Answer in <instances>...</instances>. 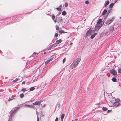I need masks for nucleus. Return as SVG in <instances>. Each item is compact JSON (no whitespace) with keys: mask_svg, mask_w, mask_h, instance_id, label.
Segmentation results:
<instances>
[{"mask_svg":"<svg viewBox=\"0 0 121 121\" xmlns=\"http://www.w3.org/2000/svg\"><path fill=\"white\" fill-rule=\"evenodd\" d=\"M62 7V6L61 5H60L59 6V7L60 8L61 7Z\"/></svg>","mask_w":121,"mask_h":121,"instance_id":"nucleus-48","label":"nucleus"},{"mask_svg":"<svg viewBox=\"0 0 121 121\" xmlns=\"http://www.w3.org/2000/svg\"><path fill=\"white\" fill-rule=\"evenodd\" d=\"M58 118H56L55 119V121H58Z\"/></svg>","mask_w":121,"mask_h":121,"instance_id":"nucleus-38","label":"nucleus"},{"mask_svg":"<svg viewBox=\"0 0 121 121\" xmlns=\"http://www.w3.org/2000/svg\"><path fill=\"white\" fill-rule=\"evenodd\" d=\"M113 18L112 19H109L106 22V23L107 24H109L113 21Z\"/></svg>","mask_w":121,"mask_h":121,"instance_id":"nucleus-6","label":"nucleus"},{"mask_svg":"<svg viewBox=\"0 0 121 121\" xmlns=\"http://www.w3.org/2000/svg\"><path fill=\"white\" fill-rule=\"evenodd\" d=\"M114 27L113 26H111L110 27L109 30L110 32L111 33H112L114 30Z\"/></svg>","mask_w":121,"mask_h":121,"instance_id":"nucleus-8","label":"nucleus"},{"mask_svg":"<svg viewBox=\"0 0 121 121\" xmlns=\"http://www.w3.org/2000/svg\"><path fill=\"white\" fill-rule=\"evenodd\" d=\"M91 31H90V30H87L85 35L86 37H87L88 35H90L91 33Z\"/></svg>","mask_w":121,"mask_h":121,"instance_id":"nucleus-9","label":"nucleus"},{"mask_svg":"<svg viewBox=\"0 0 121 121\" xmlns=\"http://www.w3.org/2000/svg\"><path fill=\"white\" fill-rule=\"evenodd\" d=\"M56 30H58L59 29V27L58 26L56 25L55 26Z\"/></svg>","mask_w":121,"mask_h":121,"instance_id":"nucleus-30","label":"nucleus"},{"mask_svg":"<svg viewBox=\"0 0 121 121\" xmlns=\"http://www.w3.org/2000/svg\"><path fill=\"white\" fill-rule=\"evenodd\" d=\"M58 35V34L57 33H56L55 34V36L56 37H57Z\"/></svg>","mask_w":121,"mask_h":121,"instance_id":"nucleus-34","label":"nucleus"},{"mask_svg":"<svg viewBox=\"0 0 121 121\" xmlns=\"http://www.w3.org/2000/svg\"><path fill=\"white\" fill-rule=\"evenodd\" d=\"M107 12V10L106 9L104 10L103 11L102 14L103 15H104Z\"/></svg>","mask_w":121,"mask_h":121,"instance_id":"nucleus-15","label":"nucleus"},{"mask_svg":"<svg viewBox=\"0 0 121 121\" xmlns=\"http://www.w3.org/2000/svg\"><path fill=\"white\" fill-rule=\"evenodd\" d=\"M110 72L111 74H113L114 75H116L117 74L116 71L113 69H112L111 70Z\"/></svg>","mask_w":121,"mask_h":121,"instance_id":"nucleus-4","label":"nucleus"},{"mask_svg":"<svg viewBox=\"0 0 121 121\" xmlns=\"http://www.w3.org/2000/svg\"><path fill=\"white\" fill-rule=\"evenodd\" d=\"M20 107H18L14 109L13 111H11L9 113V121H10V120L11 119L12 116H13L16 113L17 110Z\"/></svg>","mask_w":121,"mask_h":121,"instance_id":"nucleus-2","label":"nucleus"},{"mask_svg":"<svg viewBox=\"0 0 121 121\" xmlns=\"http://www.w3.org/2000/svg\"><path fill=\"white\" fill-rule=\"evenodd\" d=\"M105 34L106 35H108L109 34L108 33V32H106L105 33Z\"/></svg>","mask_w":121,"mask_h":121,"instance_id":"nucleus-39","label":"nucleus"},{"mask_svg":"<svg viewBox=\"0 0 121 121\" xmlns=\"http://www.w3.org/2000/svg\"><path fill=\"white\" fill-rule=\"evenodd\" d=\"M35 89V88L34 87H32L30 88V91H33Z\"/></svg>","mask_w":121,"mask_h":121,"instance_id":"nucleus-25","label":"nucleus"},{"mask_svg":"<svg viewBox=\"0 0 121 121\" xmlns=\"http://www.w3.org/2000/svg\"><path fill=\"white\" fill-rule=\"evenodd\" d=\"M102 22V20L100 19H99L98 21L97 22V23L98 24H100L101 22Z\"/></svg>","mask_w":121,"mask_h":121,"instance_id":"nucleus-16","label":"nucleus"},{"mask_svg":"<svg viewBox=\"0 0 121 121\" xmlns=\"http://www.w3.org/2000/svg\"><path fill=\"white\" fill-rule=\"evenodd\" d=\"M14 99V98L13 97L12 98H9L8 100V101H10L11 100H12L13 99Z\"/></svg>","mask_w":121,"mask_h":121,"instance_id":"nucleus-32","label":"nucleus"},{"mask_svg":"<svg viewBox=\"0 0 121 121\" xmlns=\"http://www.w3.org/2000/svg\"><path fill=\"white\" fill-rule=\"evenodd\" d=\"M111 11L110 10H109L108 11L107 13V14L106 15V16H105V18H106L107 17V16L108 15V14Z\"/></svg>","mask_w":121,"mask_h":121,"instance_id":"nucleus-13","label":"nucleus"},{"mask_svg":"<svg viewBox=\"0 0 121 121\" xmlns=\"http://www.w3.org/2000/svg\"><path fill=\"white\" fill-rule=\"evenodd\" d=\"M120 18V19H121V17Z\"/></svg>","mask_w":121,"mask_h":121,"instance_id":"nucleus-53","label":"nucleus"},{"mask_svg":"<svg viewBox=\"0 0 121 121\" xmlns=\"http://www.w3.org/2000/svg\"><path fill=\"white\" fill-rule=\"evenodd\" d=\"M61 12L59 13L58 14H57V16L60 15L61 14Z\"/></svg>","mask_w":121,"mask_h":121,"instance_id":"nucleus-41","label":"nucleus"},{"mask_svg":"<svg viewBox=\"0 0 121 121\" xmlns=\"http://www.w3.org/2000/svg\"><path fill=\"white\" fill-rule=\"evenodd\" d=\"M109 1H107L106 2V3L105 4L104 7H106L107 6V5L109 4Z\"/></svg>","mask_w":121,"mask_h":121,"instance_id":"nucleus-23","label":"nucleus"},{"mask_svg":"<svg viewBox=\"0 0 121 121\" xmlns=\"http://www.w3.org/2000/svg\"><path fill=\"white\" fill-rule=\"evenodd\" d=\"M52 18L53 20H54V19H55V17L54 14L52 15Z\"/></svg>","mask_w":121,"mask_h":121,"instance_id":"nucleus-29","label":"nucleus"},{"mask_svg":"<svg viewBox=\"0 0 121 121\" xmlns=\"http://www.w3.org/2000/svg\"><path fill=\"white\" fill-rule=\"evenodd\" d=\"M56 9L58 11H61V9L59 7H57L56 8Z\"/></svg>","mask_w":121,"mask_h":121,"instance_id":"nucleus-22","label":"nucleus"},{"mask_svg":"<svg viewBox=\"0 0 121 121\" xmlns=\"http://www.w3.org/2000/svg\"><path fill=\"white\" fill-rule=\"evenodd\" d=\"M111 111V110H108V111H107V112H108V113L110 112Z\"/></svg>","mask_w":121,"mask_h":121,"instance_id":"nucleus-45","label":"nucleus"},{"mask_svg":"<svg viewBox=\"0 0 121 121\" xmlns=\"http://www.w3.org/2000/svg\"><path fill=\"white\" fill-rule=\"evenodd\" d=\"M25 81H23L22 83V84H25Z\"/></svg>","mask_w":121,"mask_h":121,"instance_id":"nucleus-40","label":"nucleus"},{"mask_svg":"<svg viewBox=\"0 0 121 121\" xmlns=\"http://www.w3.org/2000/svg\"><path fill=\"white\" fill-rule=\"evenodd\" d=\"M46 53V52H44V54H45Z\"/></svg>","mask_w":121,"mask_h":121,"instance_id":"nucleus-52","label":"nucleus"},{"mask_svg":"<svg viewBox=\"0 0 121 121\" xmlns=\"http://www.w3.org/2000/svg\"><path fill=\"white\" fill-rule=\"evenodd\" d=\"M112 81L114 82H116V80H117L115 78H113L112 79Z\"/></svg>","mask_w":121,"mask_h":121,"instance_id":"nucleus-20","label":"nucleus"},{"mask_svg":"<svg viewBox=\"0 0 121 121\" xmlns=\"http://www.w3.org/2000/svg\"><path fill=\"white\" fill-rule=\"evenodd\" d=\"M68 6V4L66 2L65 4V7H67Z\"/></svg>","mask_w":121,"mask_h":121,"instance_id":"nucleus-33","label":"nucleus"},{"mask_svg":"<svg viewBox=\"0 0 121 121\" xmlns=\"http://www.w3.org/2000/svg\"><path fill=\"white\" fill-rule=\"evenodd\" d=\"M58 17H56V20H54V22H55V23H56V22L57 21V18Z\"/></svg>","mask_w":121,"mask_h":121,"instance_id":"nucleus-35","label":"nucleus"},{"mask_svg":"<svg viewBox=\"0 0 121 121\" xmlns=\"http://www.w3.org/2000/svg\"><path fill=\"white\" fill-rule=\"evenodd\" d=\"M77 120H78V119H75V121H77Z\"/></svg>","mask_w":121,"mask_h":121,"instance_id":"nucleus-51","label":"nucleus"},{"mask_svg":"<svg viewBox=\"0 0 121 121\" xmlns=\"http://www.w3.org/2000/svg\"><path fill=\"white\" fill-rule=\"evenodd\" d=\"M65 60H66V59H65V58H64L63 59V63L65 61Z\"/></svg>","mask_w":121,"mask_h":121,"instance_id":"nucleus-36","label":"nucleus"},{"mask_svg":"<svg viewBox=\"0 0 121 121\" xmlns=\"http://www.w3.org/2000/svg\"><path fill=\"white\" fill-rule=\"evenodd\" d=\"M99 104H100V103H99H99H97V104H96V105H99Z\"/></svg>","mask_w":121,"mask_h":121,"instance_id":"nucleus-44","label":"nucleus"},{"mask_svg":"<svg viewBox=\"0 0 121 121\" xmlns=\"http://www.w3.org/2000/svg\"><path fill=\"white\" fill-rule=\"evenodd\" d=\"M41 102L42 101L41 100H40L38 101H36L34 103H33L32 104L34 105H37L39 106Z\"/></svg>","mask_w":121,"mask_h":121,"instance_id":"nucleus-7","label":"nucleus"},{"mask_svg":"<svg viewBox=\"0 0 121 121\" xmlns=\"http://www.w3.org/2000/svg\"><path fill=\"white\" fill-rule=\"evenodd\" d=\"M119 99H116L115 100V102H114L113 104V105L116 106H118L120 105V103H119Z\"/></svg>","mask_w":121,"mask_h":121,"instance_id":"nucleus-3","label":"nucleus"},{"mask_svg":"<svg viewBox=\"0 0 121 121\" xmlns=\"http://www.w3.org/2000/svg\"><path fill=\"white\" fill-rule=\"evenodd\" d=\"M61 41H62L61 39H60L59 40H57L56 42V44H58L60 43Z\"/></svg>","mask_w":121,"mask_h":121,"instance_id":"nucleus-11","label":"nucleus"},{"mask_svg":"<svg viewBox=\"0 0 121 121\" xmlns=\"http://www.w3.org/2000/svg\"><path fill=\"white\" fill-rule=\"evenodd\" d=\"M59 32L60 33H66L64 32V31L63 30H61L60 31V30H58Z\"/></svg>","mask_w":121,"mask_h":121,"instance_id":"nucleus-27","label":"nucleus"},{"mask_svg":"<svg viewBox=\"0 0 121 121\" xmlns=\"http://www.w3.org/2000/svg\"><path fill=\"white\" fill-rule=\"evenodd\" d=\"M80 58H78L75 60L72 64L71 66V68L73 69V68L76 67L80 62Z\"/></svg>","mask_w":121,"mask_h":121,"instance_id":"nucleus-1","label":"nucleus"},{"mask_svg":"<svg viewBox=\"0 0 121 121\" xmlns=\"http://www.w3.org/2000/svg\"><path fill=\"white\" fill-rule=\"evenodd\" d=\"M37 121H39V118L38 117H37Z\"/></svg>","mask_w":121,"mask_h":121,"instance_id":"nucleus-47","label":"nucleus"},{"mask_svg":"<svg viewBox=\"0 0 121 121\" xmlns=\"http://www.w3.org/2000/svg\"><path fill=\"white\" fill-rule=\"evenodd\" d=\"M102 24L97 25L95 27V30H98L100 28V27L102 26Z\"/></svg>","mask_w":121,"mask_h":121,"instance_id":"nucleus-5","label":"nucleus"},{"mask_svg":"<svg viewBox=\"0 0 121 121\" xmlns=\"http://www.w3.org/2000/svg\"><path fill=\"white\" fill-rule=\"evenodd\" d=\"M72 44V43H70V44H71V45Z\"/></svg>","mask_w":121,"mask_h":121,"instance_id":"nucleus-54","label":"nucleus"},{"mask_svg":"<svg viewBox=\"0 0 121 121\" xmlns=\"http://www.w3.org/2000/svg\"><path fill=\"white\" fill-rule=\"evenodd\" d=\"M58 19V22H59L60 21H62L63 20L62 17L60 16L59 17L57 18Z\"/></svg>","mask_w":121,"mask_h":121,"instance_id":"nucleus-17","label":"nucleus"},{"mask_svg":"<svg viewBox=\"0 0 121 121\" xmlns=\"http://www.w3.org/2000/svg\"><path fill=\"white\" fill-rule=\"evenodd\" d=\"M65 115L64 114H62L61 117V121H63V118L64 117Z\"/></svg>","mask_w":121,"mask_h":121,"instance_id":"nucleus-18","label":"nucleus"},{"mask_svg":"<svg viewBox=\"0 0 121 121\" xmlns=\"http://www.w3.org/2000/svg\"><path fill=\"white\" fill-rule=\"evenodd\" d=\"M118 73L121 74V68H118Z\"/></svg>","mask_w":121,"mask_h":121,"instance_id":"nucleus-24","label":"nucleus"},{"mask_svg":"<svg viewBox=\"0 0 121 121\" xmlns=\"http://www.w3.org/2000/svg\"><path fill=\"white\" fill-rule=\"evenodd\" d=\"M13 82H16V80H13Z\"/></svg>","mask_w":121,"mask_h":121,"instance_id":"nucleus-50","label":"nucleus"},{"mask_svg":"<svg viewBox=\"0 0 121 121\" xmlns=\"http://www.w3.org/2000/svg\"><path fill=\"white\" fill-rule=\"evenodd\" d=\"M114 5V3H111L109 5V8H112L113 7V6Z\"/></svg>","mask_w":121,"mask_h":121,"instance_id":"nucleus-14","label":"nucleus"},{"mask_svg":"<svg viewBox=\"0 0 121 121\" xmlns=\"http://www.w3.org/2000/svg\"><path fill=\"white\" fill-rule=\"evenodd\" d=\"M85 3L86 4H88L89 3V2L87 1H86L85 2Z\"/></svg>","mask_w":121,"mask_h":121,"instance_id":"nucleus-37","label":"nucleus"},{"mask_svg":"<svg viewBox=\"0 0 121 121\" xmlns=\"http://www.w3.org/2000/svg\"><path fill=\"white\" fill-rule=\"evenodd\" d=\"M71 121H73V120H72Z\"/></svg>","mask_w":121,"mask_h":121,"instance_id":"nucleus-56","label":"nucleus"},{"mask_svg":"<svg viewBox=\"0 0 121 121\" xmlns=\"http://www.w3.org/2000/svg\"><path fill=\"white\" fill-rule=\"evenodd\" d=\"M36 114L37 115V118L38 117V112H36Z\"/></svg>","mask_w":121,"mask_h":121,"instance_id":"nucleus-42","label":"nucleus"},{"mask_svg":"<svg viewBox=\"0 0 121 121\" xmlns=\"http://www.w3.org/2000/svg\"><path fill=\"white\" fill-rule=\"evenodd\" d=\"M26 91V90L25 88H24L21 89V91L23 92H25Z\"/></svg>","mask_w":121,"mask_h":121,"instance_id":"nucleus-31","label":"nucleus"},{"mask_svg":"<svg viewBox=\"0 0 121 121\" xmlns=\"http://www.w3.org/2000/svg\"><path fill=\"white\" fill-rule=\"evenodd\" d=\"M18 79H18L17 78L15 79V80H16V81L17 82V81H18Z\"/></svg>","mask_w":121,"mask_h":121,"instance_id":"nucleus-46","label":"nucleus"},{"mask_svg":"<svg viewBox=\"0 0 121 121\" xmlns=\"http://www.w3.org/2000/svg\"><path fill=\"white\" fill-rule=\"evenodd\" d=\"M52 58H50L49 59L47 60L45 62L46 64H48V63L51 61L52 60Z\"/></svg>","mask_w":121,"mask_h":121,"instance_id":"nucleus-12","label":"nucleus"},{"mask_svg":"<svg viewBox=\"0 0 121 121\" xmlns=\"http://www.w3.org/2000/svg\"><path fill=\"white\" fill-rule=\"evenodd\" d=\"M117 2V0H115L114 1V3H114V4Z\"/></svg>","mask_w":121,"mask_h":121,"instance_id":"nucleus-43","label":"nucleus"},{"mask_svg":"<svg viewBox=\"0 0 121 121\" xmlns=\"http://www.w3.org/2000/svg\"><path fill=\"white\" fill-rule=\"evenodd\" d=\"M60 105H59V107L60 106Z\"/></svg>","mask_w":121,"mask_h":121,"instance_id":"nucleus-55","label":"nucleus"},{"mask_svg":"<svg viewBox=\"0 0 121 121\" xmlns=\"http://www.w3.org/2000/svg\"><path fill=\"white\" fill-rule=\"evenodd\" d=\"M20 96L21 98H22L24 97V95L23 93H22L20 94Z\"/></svg>","mask_w":121,"mask_h":121,"instance_id":"nucleus-26","label":"nucleus"},{"mask_svg":"<svg viewBox=\"0 0 121 121\" xmlns=\"http://www.w3.org/2000/svg\"><path fill=\"white\" fill-rule=\"evenodd\" d=\"M102 110L104 111H106L107 110V108L105 107H103L102 108Z\"/></svg>","mask_w":121,"mask_h":121,"instance_id":"nucleus-21","label":"nucleus"},{"mask_svg":"<svg viewBox=\"0 0 121 121\" xmlns=\"http://www.w3.org/2000/svg\"><path fill=\"white\" fill-rule=\"evenodd\" d=\"M95 30H93V32H95Z\"/></svg>","mask_w":121,"mask_h":121,"instance_id":"nucleus-49","label":"nucleus"},{"mask_svg":"<svg viewBox=\"0 0 121 121\" xmlns=\"http://www.w3.org/2000/svg\"><path fill=\"white\" fill-rule=\"evenodd\" d=\"M67 14L66 12L65 11H63L62 13V15L63 16Z\"/></svg>","mask_w":121,"mask_h":121,"instance_id":"nucleus-19","label":"nucleus"},{"mask_svg":"<svg viewBox=\"0 0 121 121\" xmlns=\"http://www.w3.org/2000/svg\"><path fill=\"white\" fill-rule=\"evenodd\" d=\"M97 33H95L93 34L91 36L90 38L91 39H93L95 37Z\"/></svg>","mask_w":121,"mask_h":121,"instance_id":"nucleus-10","label":"nucleus"},{"mask_svg":"<svg viewBox=\"0 0 121 121\" xmlns=\"http://www.w3.org/2000/svg\"><path fill=\"white\" fill-rule=\"evenodd\" d=\"M24 106H26L27 107H31V105H27V104H25L24 105Z\"/></svg>","mask_w":121,"mask_h":121,"instance_id":"nucleus-28","label":"nucleus"}]
</instances>
